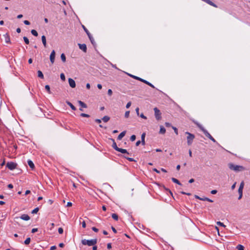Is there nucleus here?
<instances>
[{
    "instance_id": "obj_1",
    "label": "nucleus",
    "mask_w": 250,
    "mask_h": 250,
    "mask_svg": "<svg viewBox=\"0 0 250 250\" xmlns=\"http://www.w3.org/2000/svg\"><path fill=\"white\" fill-rule=\"evenodd\" d=\"M228 167L230 170L237 172L243 171L246 169V168L242 166L236 165L232 163H229L228 164Z\"/></svg>"
},
{
    "instance_id": "obj_2",
    "label": "nucleus",
    "mask_w": 250,
    "mask_h": 250,
    "mask_svg": "<svg viewBox=\"0 0 250 250\" xmlns=\"http://www.w3.org/2000/svg\"><path fill=\"white\" fill-rule=\"evenodd\" d=\"M97 243V239L91 240L83 239L82 240V244L83 245H87L88 246H92L95 245Z\"/></svg>"
},
{
    "instance_id": "obj_3",
    "label": "nucleus",
    "mask_w": 250,
    "mask_h": 250,
    "mask_svg": "<svg viewBox=\"0 0 250 250\" xmlns=\"http://www.w3.org/2000/svg\"><path fill=\"white\" fill-rule=\"evenodd\" d=\"M195 124L204 132L206 137L209 139L212 136L200 124L197 122H195Z\"/></svg>"
},
{
    "instance_id": "obj_4",
    "label": "nucleus",
    "mask_w": 250,
    "mask_h": 250,
    "mask_svg": "<svg viewBox=\"0 0 250 250\" xmlns=\"http://www.w3.org/2000/svg\"><path fill=\"white\" fill-rule=\"evenodd\" d=\"M186 134L188 135L187 136V143L188 145L190 146L192 144L193 139L195 136L193 134L189 133L188 132H186Z\"/></svg>"
},
{
    "instance_id": "obj_5",
    "label": "nucleus",
    "mask_w": 250,
    "mask_h": 250,
    "mask_svg": "<svg viewBox=\"0 0 250 250\" xmlns=\"http://www.w3.org/2000/svg\"><path fill=\"white\" fill-rule=\"evenodd\" d=\"M155 116L157 120H159L161 119V113L157 107L154 108Z\"/></svg>"
},
{
    "instance_id": "obj_6",
    "label": "nucleus",
    "mask_w": 250,
    "mask_h": 250,
    "mask_svg": "<svg viewBox=\"0 0 250 250\" xmlns=\"http://www.w3.org/2000/svg\"><path fill=\"white\" fill-rule=\"evenodd\" d=\"M17 164L14 162H8L6 164L7 167L10 170H13L16 168Z\"/></svg>"
},
{
    "instance_id": "obj_7",
    "label": "nucleus",
    "mask_w": 250,
    "mask_h": 250,
    "mask_svg": "<svg viewBox=\"0 0 250 250\" xmlns=\"http://www.w3.org/2000/svg\"><path fill=\"white\" fill-rule=\"evenodd\" d=\"M19 218H20L24 221H28V220H30V217L28 215L26 214H22L20 217H15V219H18Z\"/></svg>"
},
{
    "instance_id": "obj_8",
    "label": "nucleus",
    "mask_w": 250,
    "mask_h": 250,
    "mask_svg": "<svg viewBox=\"0 0 250 250\" xmlns=\"http://www.w3.org/2000/svg\"><path fill=\"white\" fill-rule=\"evenodd\" d=\"M55 58V51L52 50L50 55V60L52 64L54 63Z\"/></svg>"
},
{
    "instance_id": "obj_9",
    "label": "nucleus",
    "mask_w": 250,
    "mask_h": 250,
    "mask_svg": "<svg viewBox=\"0 0 250 250\" xmlns=\"http://www.w3.org/2000/svg\"><path fill=\"white\" fill-rule=\"evenodd\" d=\"M78 45H79V48L83 50L84 53H86V51H87V47H86V45L84 43H83V44H81V43H78Z\"/></svg>"
},
{
    "instance_id": "obj_10",
    "label": "nucleus",
    "mask_w": 250,
    "mask_h": 250,
    "mask_svg": "<svg viewBox=\"0 0 250 250\" xmlns=\"http://www.w3.org/2000/svg\"><path fill=\"white\" fill-rule=\"evenodd\" d=\"M68 83L70 86L72 88H74L76 87V83L74 80L71 78L68 79Z\"/></svg>"
},
{
    "instance_id": "obj_11",
    "label": "nucleus",
    "mask_w": 250,
    "mask_h": 250,
    "mask_svg": "<svg viewBox=\"0 0 250 250\" xmlns=\"http://www.w3.org/2000/svg\"><path fill=\"white\" fill-rule=\"evenodd\" d=\"M195 197L196 198V199H198L200 200H202V201H208V202H213V201L207 197H205V198H201L199 196H198V195H195Z\"/></svg>"
},
{
    "instance_id": "obj_12",
    "label": "nucleus",
    "mask_w": 250,
    "mask_h": 250,
    "mask_svg": "<svg viewBox=\"0 0 250 250\" xmlns=\"http://www.w3.org/2000/svg\"><path fill=\"white\" fill-rule=\"evenodd\" d=\"M244 181H242L241 183H240V186H239V188H238V193H243V188H244Z\"/></svg>"
},
{
    "instance_id": "obj_13",
    "label": "nucleus",
    "mask_w": 250,
    "mask_h": 250,
    "mask_svg": "<svg viewBox=\"0 0 250 250\" xmlns=\"http://www.w3.org/2000/svg\"><path fill=\"white\" fill-rule=\"evenodd\" d=\"M202 0L207 3L208 4H209L210 5H211V6L214 7H217V6L215 3H214L211 1H210V0Z\"/></svg>"
},
{
    "instance_id": "obj_14",
    "label": "nucleus",
    "mask_w": 250,
    "mask_h": 250,
    "mask_svg": "<svg viewBox=\"0 0 250 250\" xmlns=\"http://www.w3.org/2000/svg\"><path fill=\"white\" fill-rule=\"evenodd\" d=\"M125 135V131H124L122 132L118 136V139L121 140Z\"/></svg>"
},
{
    "instance_id": "obj_15",
    "label": "nucleus",
    "mask_w": 250,
    "mask_h": 250,
    "mask_svg": "<svg viewBox=\"0 0 250 250\" xmlns=\"http://www.w3.org/2000/svg\"><path fill=\"white\" fill-rule=\"evenodd\" d=\"M27 163H28V165H29V166L32 169H33L34 168V167H35L34 164L31 160H28Z\"/></svg>"
},
{
    "instance_id": "obj_16",
    "label": "nucleus",
    "mask_w": 250,
    "mask_h": 250,
    "mask_svg": "<svg viewBox=\"0 0 250 250\" xmlns=\"http://www.w3.org/2000/svg\"><path fill=\"white\" fill-rule=\"evenodd\" d=\"M4 37L5 38V42L6 43H9L10 42V39L9 36L7 34H5L4 35Z\"/></svg>"
},
{
    "instance_id": "obj_17",
    "label": "nucleus",
    "mask_w": 250,
    "mask_h": 250,
    "mask_svg": "<svg viewBox=\"0 0 250 250\" xmlns=\"http://www.w3.org/2000/svg\"><path fill=\"white\" fill-rule=\"evenodd\" d=\"M112 142H113V144L112 145V146L113 147V148H114L116 151H118V148H119V147H118L116 145V142H115V140L113 139H111Z\"/></svg>"
},
{
    "instance_id": "obj_18",
    "label": "nucleus",
    "mask_w": 250,
    "mask_h": 250,
    "mask_svg": "<svg viewBox=\"0 0 250 250\" xmlns=\"http://www.w3.org/2000/svg\"><path fill=\"white\" fill-rule=\"evenodd\" d=\"M42 43L43 44V46L45 47L46 46V37L45 36H44V35L42 36Z\"/></svg>"
},
{
    "instance_id": "obj_19",
    "label": "nucleus",
    "mask_w": 250,
    "mask_h": 250,
    "mask_svg": "<svg viewBox=\"0 0 250 250\" xmlns=\"http://www.w3.org/2000/svg\"><path fill=\"white\" fill-rule=\"evenodd\" d=\"M78 103L79 105L82 107V108H87L86 104L84 103L83 102L81 101H78Z\"/></svg>"
},
{
    "instance_id": "obj_20",
    "label": "nucleus",
    "mask_w": 250,
    "mask_h": 250,
    "mask_svg": "<svg viewBox=\"0 0 250 250\" xmlns=\"http://www.w3.org/2000/svg\"><path fill=\"white\" fill-rule=\"evenodd\" d=\"M159 133L160 134H165L166 133V129L165 128V127L163 126H160V131H159Z\"/></svg>"
},
{
    "instance_id": "obj_21",
    "label": "nucleus",
    "mask_w": 250,
    "mask_h": 250,
    "mask_svg": "<svg viewBox=\"0 0 250 250\" xmlns=\"http://www.w3.org/2000/svg\"><path fill=\"white\" fill-rule=\"evenodd\" d=\"M67 104L71 107L73 110H76V107L69 102H66Z\"/></svg>"
},
{
    "instance_id": "obj_22",
    "label": "nucleus",
    "mask_w": 250,
    "mask_h": 250,
    "mask_svg": "<svg viewBox=\"0 0 250 250\" xmlns=\"http://www.w3.org/2000/svg\"><path fill=\"white\" fill-rule=\"evenodd\" d=\"M117 151L120 152H121L122 153H127V154H128V152L127 151V150L126 149L121 148H118V150Z\"/></svg>"
},
{
    "instance_id": "obj_23",
    "label": "nucleus",
    "mask_w": 250,
    "mask_h": 250,
    "mask_svg": "<svg viewBox=\"0 0 250 250\" xmlns=\"http://www.w3.org/2000/svg\"><path fill=\"white\" fill-rule=\"evenodd\" d=\"M128 75L130 77H132V78H134V79H136V80H139V81H141V79H142V78H140V77H137V76H134V75H132V74H128Z\"/></svg>"
},
{
    "instance_id": "obj_24",
    "label": "nucleus",
    "mask_w": 250,
    "mask_h": 250,
    "mask_svg": "<svg viewBox=\"0 0 250 250\" xmlns=\"http://www.w3.org/2000/svg\"><path fill=\"white\" fill-rule=\"evenodd\" d=\"M171 180L173 182H174L176 184H177L179 185H181V183L177 179H176L175 178H172Z\"/></svg>"
},
{
    "instance_id": "obj_25",
    "label": "nucleus",
    "mask_w": 250,
    "mask_h": 250,
    "mask_svg": "<svg viewBox=\"0 0 250 250\" xmlns=\"http://www.w3.org/2000/svg\"><path fill=\"white\" fill-rule=\"evenodd\" d=\"M104 122H107L110 120V117L107 116H104L102 119Z\"/></svg>"
},
{
    "instance_id": "obj_26",
    "label": "nucleus",
    "mask_w": 250,
    "mask_h": 250,
    "mask_svg": "<svg viewBox=\"0 0 250 250\" xmlns=\"http://www.w3.org/2000/svg\"><path fill=\"white\" fill-rule=\"evenodd\" d=\"M38 76L41 79H43V75L41 70L38 71Z\"/></svg>"
},
{
    "instance_id": "obj_27",
    "label": "nucleus",
    "mask_w": 250,
    "mask_h": 250,
    "mask_svg": "<svg viewBox=\"0 0 250 250\" xmlns=\"http://www.w3.org/2000/svg\"><path fill=\"white\" fill-rule=\"evenodd\" d=\"M89 40H90V42H91V43L93 44V45H94L95 44V41H94V38L92 37V35H90L89 36H88Z\"/></svg>"
},
{
    "instance_id": "obj_28",
    "label": "nucleus",
    "mask_w": 250,
    "mask_h": 250,
    "mask_svg": "<svg viewBox=\"0 0 250 250\" xmlns=\"http://www.w3.org/2000/svg\"><path fill=\"white\" fill-rule=\"evenodd\" d=\"M82 27H83L84 31L86 32V34L88 36H89L90 35H91V34L90 33L89 31L87 30V29L84 25H82Z\"/></svg>"
},
{
    "instance_id": "obj_29",
    "label": "nucleus",
    "mask_w": 250,
    "mask_h": 250,
    "mask_svg": "<svg viewBox=\"0 0 250 250\" xmlns=\"http://www.w3.org/2000/svg\"><path fill=\"white\" fill-rule=\"evenodd\" d=\"M31 34H32L33 35H34V36H36V37L38 36V32H37V31H36V30H34V29H32V30L31 31Z\"/></svg>"
},
{
    "instance_id": "obj_30",
    "label": "nucleus",
    "mask_w": 250,
    "mask_h": 250,
    "mask_svg": "<svg viewBox=\"0 0 250 250\" xmlns=\"http://www.w3.org/2000/svg\"><path fill=\"white\" fill-rule=\"evenodd\" d=\"M61 58L63 62H65L66 61V57H65V55L63 53L61 54Z\"/></svg>"
},
{
    "instance_id": "obj_31",
    "label": "nucleus",
    "mask_w": 250,
    "mask_h": 250,
    "mask_svg": "<svg viewBox=\"0 0 250 250\" xmlns=\"http://www.w3.org/2000/svg\"><path fill=\"white\" fill-rule=\"evenodd\" d=\"M112 217L113 219H114L115 220H118V216L117 214H116L115 213H113L112 214Z\"/></svg>"
},
{
    "instance_id": "obj_32",
    "label": "nucleus",
    "mask_w": 250,
    "mask_h": 250,
    "mask_svg": "<svg viewBox=\"0 0 250 250\" xmlns=\"http://www.w3.org/2000/svg\"><path fill=\"white\" fill-rule=\"evenodd\" d=\"M236 248L238 250H244V247L241 245H238Z\"/></svg>"
},
{
    "instance_id": "obj_33",
    "label": "nucleus",
    "mask_w": 250,
    "mask_h": 250,
    "mask_svg": "<svg viewBox=\"0 0 250 250\" xmlns=\"http://www.w3.org/2000/svg\"><path fill=\"white\" fill-rule=\"evenodd\" d=\"M31 239L30 238L28 237L26 238V239L24 241V244L25 245H28L30 242Z\"/></svg>"
},
{
    "instance_id": "obj_34",
    "label": "nucleus",
    "mask_w": 250,
    "mask_h": 250,
    "mask_svg": "<svg viewBox=\"0 0 250 250\" xmlns=\"http://www.w3.org/2000/svg\"><path fill=\"white\" fill-rule=\"evenodd\" d=\"M23 39L26 44H28L29 43V41L27 37H24Z\"/></svg>"
},
{
    "instance_id": "obj_35",
    "label": "nucleus",
    "mask_w": 250,
    "mask_h": 250,
    "mask_svg": "<svg viewBox=\"0 0 250 250\" xmlns=\"http://www.w3.org/2000/svg\"><path fill=\"white\" fill-rule=\"evenodd\" d=\"M45 88L49 94L51 93L50 88L49 85H46L45 86Z\"/></svg>"
},
{
    "instance_id": "obj_36",
    "label": "nucleus",
    "mask_w": 250,
    "mask_h": 250,
    "mask_svg": "<svg viewBox=\"0 0 250 250\" xmlns=\"http://www.w3.org/2000/svg\"><path fill=\"white\" fill-rule=\"evenodd\" d=\"M60 78H61V80H62L63 81H64L65 80V75H64V74L63 73H61V74Z\"/></svg>"
},
{
    "instance_id": "obj_37",
    "label": "nucleus",
    "mask_w": 250,
    "mask_h": 250,
    "mask_svg": "<svg viewBox=\"0 0 250 250\" xmlns=\"http://www.w3.org/2000/svg\"><path fill=\"white\" fill-rule=\"evenodd\" d=\"M39 209L38 208H35V209H34L32 211V214H35V213H37L38 211H39Z\"/></svg>"
},
{
    "instance_id": "obj_38",
    "label": "nucleus",
    "mask_w": 250,
    "mask_h": 250,
    "mask_svg": "<svg viewBox=\"0 0 250 250\" xmlns=\"http://www.w3.org/2000/svg\"><path fill=\"white\" fill-rule=\"evenodd\" d=\"M80 116L83 117H87V118H88L90 117V116L88 114H87L85 113H81L80 114Z\"/></svg>"
},
{
    "instance_id": "obj_39",
    "label": "nucleus",
    "mask_w": 250,
    "mask_h": 250,
    "mask_svg": "<svg viewBox=\"0 0 250 250\" xmlns=\"http://www.w3.org/2000/svg\"><path fill=\"white\" fill-rule=\"evenodd\" d=\"M136 139V136L135 135H132L130 138L131 141H134Z\"/></svg>"
},
{
    "instance_id": "obj_40",
    "label": "nucleus",
    "mask_w": 250,
    "mask_h": 250,
    "mask_svg": "<svg viewBox=\"0 0 250 250\" xmlns=\"http://www.w3.org/2000/svg\"><path fill=\"white\" fill-rule=\"evenodd\" d=\"M129 113H130V112L129 111H127L125 112V118H128L129 116Z\"/></svg>"
},
{
    "instance_id": "obj_41",
    "label": "nucleus",
    "mask_w": 250,
    "mask_h": 250,
    "mask_svg": "<svg viewBox=\"0 0 250 250\" xmlns=\"http://www.w3.org/2000/svg\"><path fill=\"white\" fill-rule=\"evenodd\" d=\"M217 224L218 225H219V226H222L223 227H226V226L223 223H222L221 222H217Z\"/></svg>"
},
{
    "instance_id": "obj_42",
    "label": "nucleus",
    "mask_w": 250,
    "mask_h": 250,
    "mask_svg": "<svg viewBox=\"0 0 250 250\" xmlns=\"http://www.w3.org/2000/svg\"><path fill=\"white\" fill-rule=\"evenodd\" d=\"M58 232L60 234H62L63 232V229L62 228H59L58 229Z\"/></svg>"
},
{
    "instance_id": "obj_43",
    "label": "nucleus",
    "mask_w": 250,
    "mask_h": 250,
    "mask_svg": "<svg viewBox=\"0 0 250 250\" xmlns=\"http://www.w3.org/2000/svg\"><path fill=\"white\" fill-rule=\"evenodd\" d=\"M107 94L109 96H111L112 94V91L111 89H109L107 91Z\"/></svg>"
},
{
    "instance_id": "obj_44",
    "label": "nucleus",
    "mask_w": 250,
    "mask_h": 250,
    "mask_svg": "<svg viewBox=\"0 0 250 250\" xmlns=\"http://www.w3.org/2000/svg\"><path fill=\"white\" fill-rule=\"evenodd\" d=\"M131 102H128L127 104L126 105V108H128L131 106Z\"/></svg>"
},
{
    "instance_id": "obj_45",
    "label": "nucleus",
    "mask_w": 250,
    "mask_h": 250,
    "mask_svg": "<svg viewBox=\"0 0 250 250\" xmlns=\"http://www.w3.org/2000/svg\"><path fill=\"white\" fill-rule=\"evenodd\" d=\"M145 136H146V133H143L142 135H141V140H145Z\"/></svg>"
},
{
    "instance_id": "obj_46",
    "label": "nucleus",
    "mask_w": 250,
    "mask_h": 250,
    "mask_svg": "<svg viewBox=\"0 0 250 250\" xmlns=\"http://www.w3.org/2000/svg\"><path fill=\"white\" fill-rule=\"evenodd\" d=\"M127 160H128L130 162H133L135 161V160L132 158H129V157H125Z\"/></svg>"
},
{
    "instance_id": "obj_47",
    "label": "nucleus",
    "mask_w": 250,
    "mask_h": 250,
    "mask_svg": "<svg viewBox=\"0 0 250 250\" xmlns=\"http://www.w3.org/2000/svg\"><path fill=\"white\" fill-rule=\"evenodd\" d=\"M141 82H143L146 84H147V83H149V82H148L145 80H144L143 79H141Z\"/></svg>"
},
{
    "instance_id": "obj_48",
    "label": "nucleus",
    "mask_w": 250,
    "mask_h": 250,
    "mask_svg": "<svg viewBox=\"0 0 250 250\" xmlns=\"http://www.w3.org/2000/svg\"><path fill=\"white\" fill-rule=\"evenodd\" d=\"M38 231L37 228H34L32 229L31 232L32 233H35Z\"/></svg>"
},
{
    "instance_id": "obj_49",
    "label": "nucleus",
    "mask_w": 250,
    "mask_h": 250,
    "mask_svg": "<svg viewBox=\"0 0 250 250\" xmlns=\"http://www.w3.org/2000/svg\"><path fill=\"white\" fill-rule=\"evenodd\" d=\"M236 182H235L231 186V189L232 190H233L235 188V187H236Z\"/></svg>"
},
{
    "instance_id": "obj_50",
    "label": "nucleus",
    "mask_w": 250,
    "mask_h": 250,
    "mask_svg": "<svg viewBox=\"0 0 250 250\" xmlns=\"http://www.w3.org/2000/svg\"><path fill=\"white\" fill-rule=\"evenodd\" d=\"M24 23L26 25H29L30 24V22L28 21L25 20L23 21Z\"/></svg>"
},
{
    "instance_id": "obj_51",
    "label": "nucleus",
    "mask_w": 250,
    "mask_h": 250,
    "mask_svg": "<svg viewBox=\"0 0 250 250\" xmlns=\"http://www.w3.org/2000/svg\"><path fill=\"white\" fill-rule=\"evenodd\" d=\"M172 128L174 129L175 133L176 134H178V130H177V129L176 128V127H174V126H172Z\"/></svg>"
},
{
    "instance_id": "obj_52",
    "label": "nucleus",
    "mask_w": 250,
    "mask_h": 250,
    "mask_svg": "<svg viewBox=\"0 0 250 250\" xmlns=\"http://www.w3.org/2000/svg\"><path fill=\"white\" fill-rule=\"evenodd\" d=\"M92 229L93 231H94L95 232H97L98 231V230H98V229H97V228H95V227H92Z\"/></svg>"
},
{
    "instance_id": "obj_53",
    "label": "nucleus",
    "mask_w": 250,
    "mask_h": 250,
    "mask_svg": "<svg viewBox=\"0 0 250 250\" xmlns=\"http://www.w3.org/2000/svg\"><path fill=\"white\" fill-rule=\"evenodd\" d=\"M107 248L109 250L111 249V243H108L107 245Z\"/></svg>"
},
{
    "instance_id": "obj_54",
    "label": "nucleus",
    "mask_w": 250,
    "mask_h": 250,
    "mask_svg": "<svg viewBox=\"0 0 250 250\" xmlns=\"http://www.w3.org/2000/svg\"><path fill=\"white\" fill-rule=\"evenodd\" d=\"M239 193V197H238V199L240 200L242 198V196H243V193Z\"/></svg>"
},
{
    "instance_id": "obj_55",
    "label": "nucleus",
    "mask_w": 250,
    "mask_h": 250,
    "mask_svg": "<svg viewBox=\"0 0 250 250\" xmlns=\"http://www.w3.org/2000/svg\"><path fill=\"white\" fill-rule=\"evenodd\" d=\"M165 125L167 127H170L171 126V124L169 123L166 122L165 123Z\"/></svg>"
},
{
    "instance_id": "obj_56",
    "label": "nucleus",
    "mask_w": 250,
    "mask_h": 250,
    "mask_svg": "<svg viewBox=\"0 0 250 250\" xmlns=\"http://www.w3.org/2000/svg\"><path fill=\"white\" fill-rule=\"evenodd\" d=\"M82 227H83V228H85V227H86V223H85V221H83L82 222Z\"/></svg>"
},
{
    "instance_id": "obj_57",
    "label": "nucleus",
    "mask_w": 250,
    "mask_h": 250,
    "mask_svg": "<svg viewBox=\"0 0 250 250\" xmlns=\"http://www.w3.org/2000/svg\"><path fill=\"white\" fill-rule=\"evenodd\" d=\"M217 190H212L211 191V193L212 194H215L217 193Z\"/></svg>"
},
{
    "instance_id": "obj_58",
    "label": "nucleus",
    "mask_w": 250,
    "mask_h": 250,
    "mask_svg": "<svg viewBox=\"0 0 250 250\" xmlns=\"http://www.w3.org/2000/svg\"><path fill=\"white\" fill-rule=\"evenodd\" d=\"M140 117L143 119H146V117L143 113L140 115Z\"/></svg>"
},
{
    "instance_id": "obj_59",
    "label": "nucleus",
    "mask_w": 250,
    "mask_h": 250,
    "mask_svg": "<svg viewBox=\"0 0 250 250\" xmlns=\"http://www.w3.org/2000/svg\"><path fill=\"white\" fill-rule=\"evenodd\" d=\"M111 229H112V230H113V231L114 233H117V230H116V229H115V228L114 227H111Z\"/></svg>"
},
{
    "instance_id": "obj_60",
    "label": "nucleus",
    "mask_w": 250,
    "mask_h": 250,
    "mask_svg": "<svg viewBox=\"0 0 250 250\" xmlns=\"http://www.w3.org/2000/svg\"><path fill=\"white\" fill-rule=\"evenodd\" d=\"M56 249V247L55 246H53L51 247L50 250H55Z\"/></svg>"
},
{
    "instance_id": "obj_61",
    "label": "nucleus",
    "mask_w": 250,
    "mask_h": 250,
    "mask_svg": "<svg viewBox=\"0 0 250 250\" xmlns=\"http://www.w3.org/2000/svg\"><path fill=\"white\" fill-rule=\"evenodd\" d=\"M97 87L100 89H101L102 88V84H97Z\"/></svg>"
},
{
    "instance_id": "obj_62",
    "label": "nucleus",
    "mask_w": 250,
    "mask_h": 250,
    "mask_svg": "<svg viewBox=\"0 0 250 250\" xmlns=\"http://www.w3.org/2000/svg\"><path fill=\"white\" fill-rule=\"evenodd\" d=\"M95 122H96V123H97L100 124V123H101L102 121H101V119H96V120H95Z\"/></svg>"
},
{
    "instance_id": "obj_63",
    "label": "nucleus",
    "mask_w": 250,
    "mask_h": 250,
    "mask_svg": "<svg viewBox=\"0 0 250 250\" xmlns=\"http://www.w3.org/2000/svg\"><path fill=\"white\" fill-rule=\"evenodd\" d=\"M8 188H13V185H12V184H9V185H8Z\"/></svg>"
},
{
    "instance_id": "obj_64",
    "label": "nucleus",
    "mask_w": 250,
    "mask_h": 250,
    "mask_svg": "<svg viewBox=\"0 0 250 250\" xmlns=\"http://www.w3.org/2000/svg\"><path fill=\"white\" fill-rule=\"evenodd\" d=\"M209 139L214 143L216 142V140L212 136L209 138Z\"/></svg>"
}]
</instances>
